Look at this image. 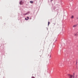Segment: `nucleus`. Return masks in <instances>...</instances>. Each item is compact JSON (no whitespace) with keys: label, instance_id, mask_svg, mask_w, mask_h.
I'll return each instance as SVG.
<instances>
[{"label":"nucleus","instance_id":"6","mask_svg":"<svg viewBox=\"0 0 78 78\" xmlns=\"http://www.w3.org/2000/svg\"><path fill=\"white\" fill-rule=\"evenodd\" d=\"M30 3H33V2L32 1H30Z\"/></svg>","mask_w":78,"mask_h":78},{"label":"nucleus","instance_id":"5","mask_svg":"<svg viewBox=\"0 0 78 78\" xmlns=\"http://www.w3.org/2000/svg\"><path fill=\"white\" fill-rule=\"evenodd\" d=\"M76 27V25H74L73 26V28H75V27Z\"/></svg>","mask_w":78,"mask_h":78},{"label":"nucleus","instance_id":"8","mask_svg":"<svg viewBox=\"0 0 78 78\" xmlns=\"http://www.w3.org/2000/svg\"><path fill=\"white\" fill-rule=\"evenodd\" d=\"M22 2V1H21L20 2V5H22V3H21V2Z\"/></svg>","mask_w":78,"mask_h":78},{"label":"nucleus","instance_id":"12","mask_svg":"<svg viewBox=\"0 0 78 78\" xmlns=\"http://www.w3.org/2000/svg\"><path fill=\"white\" fill-rule=\"evenodd\" d=\"M53 0H51V2H52V1H53Z\"/></svg>","mask_w":78,"mask_h":78},{"label":"nucleus","instance_id":"1","mask_svg":"<svg viewBox=\"0 0 78 78\" xmlns=\"http://www.w3.org/2000/svg\"><path fill=\"white\" fill-rule=\"evenodd\" d=\"M69 78H74V76L70 74H69Z\"/></svg>","mask_w":78,"mask_h":78},{"label":"nucleus","instance_id":"2","mask_svg":"<svg viewBox=\"0 0 78 78\" xmlns=\"http://www.w3.org/2000/svg\"><path fill=\"white\" fill-rule=\"evenodd\" d=\"M27 18H25V20H28L29 19V17L27 16Z\"/></svg>","mask_w":78,"mask_h":78},{"label":"nucleus","instance_id":"14","mask_svg":"<svg viewBox=\"0 0 78 78\" xmlns=\"http://www.w3.org/2000/svg\"><path fill=\"white\" fill-rule=\"evenodd\" d=\"M72 1H73V0H72Z\"/></svg>","mask_w":78,"mask_h":78},{"label":"nucleus","instance_id":"3","mask_svg":"<svg viewBox=\"0 0 78 78\" xmlns=\"http://www.w3.org/2000/svg\"><path fill=\"white\" fill-rule=\"evenodd\" d=\"M30 12H29L26 13L24 14H23L24 15H27V14H28V13H30Z\"/></svg>","mask_w":78,"mask_h":78},{"label":"nucleus","instance_id":"4","mask_svg":"<svg viewBox=\"0 0 78 78\" xmlns=\"http://www.w3.org/2000/svg\"><path fill=\"white\" fill-rule=\"evenodd\" d=\"M48 57H49V58H50L51 57V54L49 55H49H48Z\"/></svg>","mask_w":78,"mask_h":78},{"label":"nucleus","instance_id":"7","mask_svg":"<svg viewBox=\"0 0 78 78\" xmlns=\"http://www.w3.org/2000/svg\"><path fill=\"white\" fill-rule=\"evenodd\" d=\"M73 17H74L72 15L71 16V19H73Z\"/></svg>","mask_w":78,"mask_h":78},{"label":"nucleus","instance_id":"11","mask_svg":"<svg viewBox=\"0 0 78 78\" xmlns=\"http://www.w3.org/2000/svg\"><path fill=\"white\" fill-rule=\"evenodd\" d=\"M29 19H30V20L31 19V17Z\"/></svg>","mask_w":78,"mask_h":78},{"label":"nucleus","instance_id":"9","mask_svg":"<svg viewBox=\"0 0 78 78\" xmlns=\"http://www.w3.org/2000/svg\"><path fill=\"white\" fill-rule=\"evenodd\" d=\"M49 24H50V22H48V25H49Z\"/></svg>","mask_w":78,"mask_h":78},{"label":"nucleus","instance_id":"10","mask_svg":"<svg viewBox=\"0 0 78 78\" xmlns=\"http://www.w3.org/2000/svg\"><path fill=\"white\" fill-rule=\"evenodd\" d=\"M31 78H35V77H34V76H32Z\"/></svg>","mask_w":78,"mask_h":78},{"label":"nucleus","instance_id":"13","mask_svg":"<svg viewBox=\"0 0 78 78\" xmlns=\"http://www.w3.org/2000/svg\"><path fill=\"white\" fill-rule=\"evenodd\" d=\"M77 19H78V18H77Z\"/></svg>","mask_w":78,"mask_h":78}]
</instances>
